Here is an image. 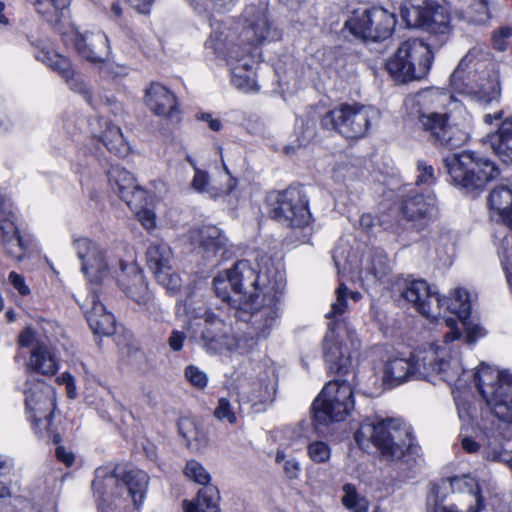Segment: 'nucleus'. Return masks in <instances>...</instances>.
<instances>
[{
    "mask_svg": "<svg viewBox=\"0 0 512 512\" xmlns=\"http://www.w3.org/2000/svg\"><path fill=\"white\" fill-rule=\"evenodd\" d=\"M215 292L235 310L234 317L248 325L250 338H266L280 315V300L285 289L282 277L263 280L247 260L214 277Z\"/></svg>",
    "mask_w": 512,
    "mask_h": 512,
    "instance_id": "obj_1",
    "label": "nucleus"
},
{
    "mask_svg": "<svg viewBox=\"0 0 512 512\" xmlns=\"http://www.w3.org/2000/svg\"><path fill=\"white\" fill-rule=\"evenodd\" d=\"M474 380L488 410L476 423L481 443L464 437L461 445L467 453H476L481 449L484 455L483 423L494 426V435L500 442L508 441L512 434V374L481 364L474 374Z\"/></svg>",
    "mask_w": 512,
    "mask_h": 512,
    "instance_id": "obj_2",
    "label": "nucleus"
},
{
    "mask_svg": "<svg viewBox=\"0 0 512 512\" xmlns=\"http://www.w3.org/2000/svg\"><path fill=\"white\" fill-rule=\"evenodd\" d=\"M455 319L446 318L445 324L450 328L444 337V346L431 345L429 349L419 351L409 358H391L384 367L385 382L396 386L410 379H422L437 375L449 384H456L463 372L460 360L447 345L460 337L455 328Z\"/></svg>",
    "mask_w": 512,
    "mask_h": 512,
    "instance_id": "obj_3",
    "label": "nucleus"
},
{
    "mask_svg": "<svg viewBox=\"0 0 512 512\" xmlns=\"http://www.w3.org/2000/svg\"><path fill=\"white\" fill-rule=\"evenodd\" d=\"M148 475L141 470H130L122 479L115 470L100 467L95 471L92 489L98 498L100 512H137L142 504Z\"/></svg>",
    "mask_w": 512,
    "mask_h": 512,
    "instance_id": "obj_4",
    "label": "nucleus"
},
{
    "mask_svg": "<svg viewBox=\"0 0 512 512\" xmlns=\"http://www.w3.org/2000/svg\"><path fill=\"white\" fill-rule=\"evenodd\" d=\"M355 440L362 448L372 443L382 461L402 472L410 465L412 434L409 427L399 420H365L355 432Z\"/></svg>",
    "mask_w": 512,
    "mask_h": 512,
    "instance_id": "obj_5",
    "label": "nucleus"
},
{
    "mask_svg": "<svg viewBox=\"0 0 512 512\" xmlns=\"http://www.w3.org/2000/svg\"><path fill=\"white\" fill-rule=\"evenodd\" d=\"M401 295L426 318L437 319L446 306V310L455 314L462 324L467 326L471 305L465 289L457 288L450 299L440 298L425 281L412 280L406 283Z\"/></svg>",
    "mask_w": 512,
    "mask_h": 512,
    "instance_id": "obj_6",
    "label": "nucleus"
},
{
    "mask_svg": "<svg viewBox=\"0 0 512 512\" xmlns=\"http://www.w3.org/2000/svg\"><path fill=\"white\" fill-rule=\"evenodd\" d=\"M433 60L429 44L421 39H408L400 44L386 63L389 74L402 83L423 79Z\"/></svg>",
    "mask_w": 512,
    "mask_h": 512,
    "instance_id": "obj_7",
    "label": "nucleus"
},
{
    "mask_svg": "<svg viewBox=\"0 0 512 512\" xmlns=\"http://www.w3.org/2000/svg\"><path fill=\"white\" fill-rule=\"evenodd\" d=\"M444 164L452 181L464 188H482L499 175L492 161L472 151L449 155L444 159Z\"/></svg>",
    "mask_w": 512,
    "mask_h": 512,
    "instance_id": "obj_8",
    "label": "nucleus"
},
{
    "mask_svg": "<svg viewBox=\"0 0 512 512\" xmlns=\"http://www.w3.org/2000/svg\"><path fill=\"white\" fill-rule=\"evenodd\" d=\"M379 111L359 103L341 104L327 112L320 120L324 129L334 130L348 139L363 137Z\"/></svg>",
    "mask_w": 512,
    "mask_h": 512,
    "instance_id": "obj_9",
    "label": "nucleus"
},
{
    "mask_svg": "<svg viewBox=\"0 0 512 512\" xmlns=\"http://www.w3.org/2000/svg\"><path fill=\"white\" fill-rule=\"evenodd\" d=\"M354 407L353 391L346 381L327 383L312 404L317 424L328 425L343 421Z\"/></svg>",
    "mask_w": 512,
    "mask_h": 512,
    "instance_id": "obj_10",
    "label": "nucleus"
},
{
    "mask_svg": "<svg viewBox=\"0 0 512 512\" xmlns=\"http://www.w3.org/2000/svg\"><path fill=\"white\" fill-rule=\"evenodd\" d=\"M271 215L293 229L307 228L312 220L309 199L301 187L290 186L269 196Z\"/></svg>",
    "mask_w": 512,
    "mask_h": 512,
    "instance_id": "obj_11",
    "label": "nucleus"
},
{
    "mask_svg": "<svg viewBox=\"0 0 512 512\" xmlns=\"http://www.w3.org/2000/svg\"><path fill=\"white\" fill-rule=\"evenodd\" d=\"M25 407L28 420L35 433L41 437L53 432V415L56 408L53 387L42 380H29L25 389Z\"/></svg>",
    "mask_w": 512,
    "mask_h": 512,
    "instance_id": "obj_12",
    "label": "nucleus"
},
{
    "mask_svg": "<svg viewBox=\"0 0 512 512\" xmlns=\"http://www.w3.org/2000/svg\"><path fill=\"white\" fill-rule=\"evenodd\" d=\"M480 54V48H472L469 50L451 74L450 81L455 91L471 97L486 108L500 102L501 87L498 76H489L488 78L483 79L479 84L471 83L469 75L466 78L463 76L464 66H467L468 62H471Z\"/></svg>",
    "mask_w": 512,
    "mask_h": 512,
    "instance_id": "obj_13",
    "label": "nucleus"
},
{
    "mask_svg": "<svg viewBox=\"0 0 512 512\" xmlns=\"http://www.w3.org/2000/svg\"><path fill=\"white\" fill-rule=\"evenodd\" d=\"M400 15L407 27L421 28L430 34L445 35L449 32V15L434 0H405Z\"/></svg>",
    "mask_w": 512,
    "mask_h": 512,
    "instance_id": "obj_14",
    "label": "nucleus"
},
{
    "mask_svg": "<svg viewBox=\"0 0 512 512\" xmlns=\"http://www.w3.org/2000/svg\"><path fill=\"white\" fill-rule=\"evenodd\" d=\"M329 324V332L323 340L324 357L329 369L338 374L348 373L352 364V354L360 346L356 334L344 324Z\"/></svg>",
    "mask_w": 512,
    "mask_h": 512,
    "instance_id": "obj_15",
    "label": "nucleus"
},
{
    "mask_svg": "<svg viewBox=\"0 0 512 512\" xmlns=\"http://www.w3.org/2000/svg\"><path fill=\"white\" fill-rule=\"evenodd\" d=\"M199 326V344L209 354L234 352L242 346L243 339L234 332L232 324L213 312H205Z\"/></svg>",
    "mask_w": 512,
    "mask_h": 512,
    "instance_id": "obj_16",
    "label": "nucleus"
},
{
    "mask_svg": "<svg viewBox=\"0 0 512 512\" xmlns=\"http://www.w3.org/2000/svg\"><path fill=\"white\" fill-rule=\"evenodd\" d=\"M395 24L393 13L381 7H374L363 12H354L345 25L356 37L380 41L391 35Z\"/></svg>",
    "mask_w": 512,
    "mask_h": 512,
    "instance_id": "obj_17",
    "label": "nucleus"
},
{
    "mask_svg": "<svg viewBox=\"0 0 512 512\" xmlns=\"http://www.w3.org/2000/svg\"><path fill=\"white\" fill-rule=\"evenodd\" d=\"M418 123L424 131L429 133V140L437 148L453 150L467 140L464 131L449 123L447 114L420 113Z\"/></svg>",
    "mask_w": 512,
    "mask_h": 512,
    "instance_id": "obj_18",
    "label": "nucleus"
},
{
    "mask_svg": "<svg viewBox=\"0 0 512 512\" xmlns=\"http://www.w3.org/2000/svg\"><path fill=\"white\" fill-rule=\"evenodd\" d=\"M72 245L87 280L94 284L102 283L109 275V264L104 249L86 237L74 238Z\"/></svg>",
    "mask_w": 512,
    "mask_h": 512,
    "instance_id": "obj_19",
    "label": "nucleus"
},
{
    "mask_svg": "<svg viewBox=\"0 0 512 512\" xmlns=\"http://www.w3.org/2000/svg\"><path fill=\"white\" fill-rule=\"evenodd\" d=\"M19 345L30 348L28 367L43 375H53L58 370L57 359L51 349V343L47 336L31 328H26L19 335Z\"/></svg>",
    "mask_w": 512,
    "mask_h": 512,
    "instance_id": "obj_20",
    "label": "nucleus"
},
{
    "mask_svg": "<svg viewBox=\"0 0 512 512\" xmlns=\"http://www.w3.org/2000/svg\"><path fill=\"white\" fill-rule=\"evenodd\" d=\"M146 261L157 282L167 291L173 293L181 287V278L173 270V254L167 243H151L146 251Z\"/></svg>",
    "mask_w": 512,
    "mask_h": 512,
    "instance_id": "obj_21",
    "label": "nucleus"
},
{
    "mask_svg": "<svg viewBox=\"0 0 512 512\" xmlns=\"http://www.w3.org/2000/svg\"><path fill=\"white\" fill-rule=\"evenodd\" d=\"M108 180L115 193L129 206L141 207L146 203L147 192L136 184L133 175L119 165L109 169Z\"/></svg>",
    "mask_w": 512,
    "mask_h": 512,
    "instance_id": "obj_22",
    "label": "nucleus"
},
{
    "mask_svg": "<svg viewBox=\"0 0 512 512\" xmlns=\"http://www.w3.org/2000/svg\"><path fill=\"white\" fill-rule=\"evenodd\" d=\"M72 42L78 55L91 63H103L110 55L107 35L102 31L73 32Z\"/></svg>",
    "mask_w": 512,
    "mask_h": 512,
    "instance_id": "obj_23",
    "label": "nucleus"
},
{
    "mask_svg": "<svg viewBox=\"0 0 512 512\" xmlns=\"http://www.w3.org/2000/svg\"><path fill=\"white\" fill-rule=\"evenodd\" d=\"M36 58L38 61L46 64L52 70L59 73L66 80L72 91L82 94L89 104H93L89 88L80 77H75L74 70L68 58L56 53L55 51L49 50L39 51Z\"/></svg>",
    "mask_w": 512,
    "mask_h": 512,
    "instance_id": "obj_24",
    "label": "nucleus"
},
{
    "mask_svg": "<svg viewBox=\"0 0 512 512\" xmlns=\"http://www.w3.org/2000/svg\"><path fill=\"white\" fill-rule=\"evenodd\" d=\"M145 104L159 117L179 120L180 110L176 96L160 83H151L146 89Z\"/></svg>",
    "mask_w": 512,
    "mask_h": 512,
    "instance_id": "obj_25",
    "label": "nucleus"
},
{
    "mask_svg": "<svg viewBox=\"0 0 512 512\" xmlns=\"http://www.w3.org/2000/svg\"><path fill=\"white\" fill-rule=\"evenodd\" d=\"M440 487H430L426 496V512H481L485 505L484 499L470 495L469 501L455 499L446 503V493Z\"/></svg>",
    "mask_w": 512,
    "mask_h": 512,
    "instance_id": "obj_26",
    "label": "nucleus"
},
{
    "mask_svg": "<svg viewBox=\"0 0 512 512\" xmlns=\"http://www.w3.org/2000/svg\"><path fill=\"white\" fill-rule=\"evenodd\" d=\"M118 277L121 290L137 304H147L150 293L142 271L134 264L121 263Z\"/></svg>",
    "mask_w": 512,
    "mask_h": 512,
    "instance_id": "obj_27",
    "label": "nucleus"
},
{
    "mask_svg": "<svg viewBox=\"0 0 512 512\" xmlns=\"http://www.w3.org/2000/svg\"><path fill=\"white\" fill-rule=\"evenodd\" d=\"M275 393V381L266 375L243 384L239 394L256 411H262L274 401Z\"/></svg>",
    "mask_w": 512,
    "mask_h": 512,
    "instance_id": "obj_28",
    "label": "nucleus"
},
{
    "mask_svg": "<svg viewBox=\"0 0 512 512\" xmlns=\"http://www.w3.org/2000/svg\"><path fill=\"white\" fill-rule=\"evenodd\" d=\"M81 308L84 311L91 330L98 335L110 336L115 331L114 316L107 312L95 294L88 296Z\"/></svg>",
    "mask_w": 512,
    "mask_h": 512,
    "instance_id": "obj_29",
    "label": "nucleus"
},
{
    "mask_svg": "<svg viewBox=\"0 0 512 512\" xmlns=\"http://www.w3.org/2000/svg\"><path fill=\"white\" fill-rule=\"evenodd\" d=\"M247 23V39L253 44L272 41L279 38V32L271 26L264 9L249 6L244 13Z\"/></svg>",
    "mask_w": 512,
    "mask_h": 512,
    "instance_id": "obj_30",
    "label": "nucleus"
},
{
    "mask_svg": "<svg viewBox=\"0 0 512 512\" xmlns=\"http://www.w3.org/2000/svg\"><path fill=\"white\" fill-rule=\"evenodd\" d=\"M492 218L512 227V189L505 185L495 187L488 197Z\"/></svg>",
    "mask_w": 512,
    "mask_h": 512,
    "instance_id": "obj_31",
    "label": "nucleus"
},
{
    "mask_svg": "<svg viewBox=\"0 0 512 512\" xmlns=\"http://www.w3.org/2000/svg\"><path fill=\"white\" fill-rule=\"evenodd\" d=\"M192 243L198 244L208 253L216 254L223 250V255L227 252L228 240L222 231L215 226H201L192 229L189 233Z\"/></svg>",
    "mask_w": 512,
    "mask_h": 512,
    "instance_id": "obj_32",
    "label": "nucleus"
},
{
    "mask_svg": "<svg viewBox=\"0 0 512 512\" xmlns=\"http://www.w3.org/2000/svg\"><path fill=\"white\" fill-rule=\"evenodd\" d=\"M430 487H440L439 489L443 491V493H446V495L450 490L454 494H462V496L455 498L461 501H469L470 495L483 499L479 483L476 481V479L468 475L454 476L442 479L437 483H432Z\"/></svg>",
    "mask_w": 512,
    "mask_h": 512,
    "instance_id": "obj_33",
    "label": "nucleus"
},
{
    "mask_svg": "<svg viewBox=\"0 0 512 512\" xmlns=\"http://www.w3.org/2000/svg\"><path fill=\"white\" fill-rule=\"evenodd\" d=\"M436 211V199L433 195L411 194L401 205L402 215L410 221L417 219H430Z\"/></svg>",
    "mask_w": 512,
    "mask_h": 512,
    "instance_id": "obj_34",
    "label": "nucleus"
},
{
    "mask_svg": "<svg viewBox=\"0 0 512 512\" xmlns=\"http://www.w3.org/2000/svg\"><path fill=\"white\" fill-rule=\"evenodd\" d=\"M484 456L487 460L506 463L512 469V452L507 447V441L500 442L494 435V426L483 423Z\"/></svg>",
    "mask_w": 512,
    "mask_h": 512,
    "instance_id": "obj_35",
    "label": "nucleus"
},
{
    "mask_svg": "<svg viewBox=\"0 0 512 512\" xmlns=\"http://www.w3.org/2000/svg\"><path fill=\"white\" fill-rule=\"evenodd\" d=\"M494 153L506 164H512V117L505 118L498 130L489 136Z\"/></svg>",
    "mask_w": 512,
    "mask_h": 512,
    "instance_id": "obj_36",
    "label": "nucleus"
},
{
    "mask_svg": "<svg viewBox=\"0 0 512 512\" xmlns=\"http://www.w3.org/2000/svg\"><path fill=\"white\" fill-rule=\"evenodd\" d=\"M219 492L214 486L200 489L195 501H183L185 512H220Z\"/></svg>",
    "mask_w": 512,
    "mask_h": 512,
    "instance_id": "obj_37",
    "label": "nucleus"
},
{
    "mask_svg": "<svg viewBox=\"0 0 512 512\" xmlns=\"http://www.w3.org/2000/svg\"><path fill=\"white\" fill-rule=\"evenodd\" d=\"M390 272V265L387 255L381 250H373L366 257L360 273L367 281L381 280Z\"/></svg>",
    "mask_w": 512,
    "mask_h": 512,
    "instance_id": "obj_38",
    "label": "nucleus"
},
{
    "mask_svg": "<svg viewBox=\"0 0 512 512\" xmlns=\"http://www.w3.org/2000/svg\"><path fill=\"white\" fill-rule=\"evenodd\" d=\"M36 12L48 23L56 25L60 22L63 11L68 8L71 0H30Z\"/></svg>",
    "mask_w": 512,
    "mask_h": 512,
    "instance_id": "obj_39",
    "label": "nucleus"
},
{
    "mask_svg": "<svg viewBox=\"0 0 512 512\" xmlns=\"http://www.w3.org/2000/svg\"><path fill=\"white\" fill-rule=\"evenodd\" d=\"M100 140L116 156L125 157L129 154L130 147L125 141L121 129L115 125H107L105 131L100 136Z\"/></svg>",
    "mask_w": 512,
    "mask_h": 512,
    "instance_id": "obj_40",
    "label": "nucleus"
},
{
    "mask_svg": "<svg viewBox=\"0 0 512 512\" xmlns=\"http://www.w3.org/2000/svg\"><path fill=\"white\" fill-rule=\"evenodd\" d=\"M361 297L362 295L360 292H350L348 288L341 283L336 289V300L331 304V309L326 314V318L337 319L338 317H341L347 311V299L350 298L354 302H357Z\"/></svg>",
    "mask_w": 512,
    "mask_h": 512,
    "instance_id": "obj_41",
    "label": "nucleus"
},
{
    "mask_svg": "<svg viewBox=\"0 0 512 512\" xmlns=\"http://www.w3.org/2000/svg\"><path fill=\"white\" fill-rule=\"evenodd\" d=\"M236 181L233 178H229L228 186L225 190L216 189L209 184L208 175L206 172L195 168V175L192 181V186L195 190L207 193L212 198L220 197L224 194H228L232 191Z\"/></svg>",
    "mask_w": 512,
    "mask_h": 512,
    "instance_id": "obj_42",
    "label": "nucleus"
},
{
    "mask_svg": "<svg viewBox=\"0 0 512 512\" xmlns=\"http://www.w3.org/2000/svg\"><path fill=\"white\" fill-rule=\"evenodd\" d=\"M178 430L180 435L186 440L188 447L198 450L207 445L206 436L197 430L192 420L187 418L181 419L178 422Z\"/></svg>",
    "mask_w": 512,
    "mask_h": 512,
    "instance_id": "obj_43",
    "label": "nucleus"
},
{
    "mask_svg": "<svg viewBox=\"0 0 512 512\" xmlns=\"http://www.w3.org/2000/svg\"><path fill=\"white\" fill-rule=\"evenodd\" d=\"M342 503L350 512H366L368 501L365 497L359 495L352 484L343 486Z\"/></svg>",
    "mask_w": 512,
    "mask_h": 512,
    "instance_id": "obj_44",
    "label": "nucleus"
},
{
    "mask_svg": "<svg viewBox=\"0 0 512 512\" xmlns=\"http://www.w3.org/2000/svg\"><path fill=\"white\" fill-rule=\"evenodd\" d=\"M1 244L8 257L17 261L24 259L27 251V243L22 239L20 233L14 237L2 240Z\"/></svg>",
    "mask_w": 512,
    "mask_h": 512,
    "instance_id": "obj_45",
    "label": "nucleus"
},
{
    "mask_svg": "<svg viewBox=\"0 0 512 512\" xmlns=\"http://www.w3.org/2000/svg\"><path fill=\"white\" fill-rule=\"evenodd\" d=\"M231 82L235 88L245 93L257 90L253 73L241 72V67H231Z\"/></svg>",
    "mask_w": 512,
    "mask_h": 512,
    "instance_id": "obj_46",
    "label": "nucleus"
},
{
    "mask_svg": "<svg viewBox=\"0 0 512 512\" xmlns=\"http://www.w3.org/2000/svg\"><path fill=\"white\" fill-rule=\"evenodd\" d=\"M184 473L187 478L205 487L209 484L211 479L208 471L196 460H189L186 463Z\"/></svg>",
    "mask_w": 512,
    "mask_h": 512,
    "instance_id": "obj_47",
    "label": "nucleus"
},
{
    "mask_svg": "<svg viewBox=\"0 0 512 512\" xmlns=\"http://www.w3.org/2000/svg\"><path fill=\"white\" fill-rule=\"evenodd\" d=\"M510 235L505 236L501 241V257H502V265L506 272V278L508 284L512 287V272L509 269V265L512 263V227Z\"/></svg>",
    "mask_w": 512,
    "mask_h": 512,
    "instance_id": "obj_48",
    "label": "nucleus"
},
{
    "mask_svg": "<svg viewBox=\"0 0 512 512\" xmlns=\"http://www.w3.org/2000/svg\"><path fill=\"white\" fill-rule=\"evenodd\" d=\"M214 416L220 421H227L229 424L237 422L236 414L227 398H220L214 410Z\"/></svg>",
    "mask_w": 512,
    "mask_h": 512,
    "instance_id": "obj_49",
    "label": "nucleus"
},
{
    "mask_svg": "<svg viewBox=\"0 0 512 512\" xmlns=\"http://www.w3.org/2000/svg\"><path fill=\"white\" fill-rule=\"evenodd\" d=\"M308 454L312 461L316 463H325L330 458V448L322 441H315L309 444Z\"/></svg>",
    "mask_w": 512,
    "mask_h": 512,
    "instance_id": "obj_50",
    "label": "nucleus"
},
{
    "mask_svg": "<svg viewBox=\"0 0 512 512\" xmlns=\"http://www.w3.org/2000/svg\"><path fill=\"white\" fill-rule=\"evenodd\" d=\"M197 8L205 11H228L234 6L235 0H195Z\"/></svg>",
    "mask_w": 512,
    "mask_h": 512,
    "instance_id": "obj_51",
    "label": "nucleus"
},
{
    "mask_svg": "<svg viewBox=\"0 0 512 512\" xmlns=\"http://www.w3.org/2000/svg\"><path fill=\"white\" fill-rule=\"evenodd\" d=\"M185 376L187 380L196 388L203 389L207 385V375L194 365L186 367Z\"/></svg>",
    "mask_w": 512,
    "mask_h": 512,
    "instance_id": "obj_52",
    "label": "nucleus"
},
{
    "mask_svg": "<svg viewBox=\"0 0 512 512\" xmlns=\"http://www.w3.org/2000/svg\"><path fill=\"white\" fill-rule=\"evenodd\" d=\"M512 38V29L509 27H502L495 31L493 34V47L494 49L503 52L505 51Z\"/></svg>",
    "mask_w": 512,
    "mask_h": 512,
    "instance_id": "obj_53",
    "label": "nucleus"
},
{
    "mask_svg": "<svg viewBox=\"0 0 512 512\" xmlns=\"http://www.w3.org/2000/svg\"><path fill=\"white\" fill-rule=\"evenodd\" d=\"M357 176V170L348 163H340L333 169V178L338 182H346Z\"/></svg>",
    "mask_w": 512,
    "mask_h": 512,
    "instance_id": "obj_54",
    "label": "nucleus"
},
{
    "mask_svg": "<svg viewBox=\"0 0 512 512\" xmlns=\"http://www.w3.org/2000/svg\"><path fill=\"white\" fill-rule=\"evenodd\" d=\"M144 204L141 207L135 208L136 217L141 225L148 231L155 228V214L153 211L149 209L143 208ZM134 209V207H130Z\"/></svg>",
    "mask_w": 512,
    "mask_h": 512,
    "instance_id": "obj_55",
    "label": "nucleus"
},
{
    "mask_svg": "<svg viewBox=\"0 0 512 512\" xmlns=\"http://www.w3.org/2000/svg\"><path fill=\"white\" fill-rule=\"evenodd\" d=\"M19 230L16 227L14 221L10 218H3L0 220V238L1 241L14 237L19 234Z\"/></svg>",
    "mask_w": 512,
    "mask_h": 512,
    "instance_id": "obj_56",
    "label": "nucleus"
},
{
    "mask_svg": "<svg viewBox=\"0 0 512 512\" xmlns=\"http://www.w3.org/2000/svg\"><path fill=\"white\" fill-rule=\"evenodd\" d=\"M456 407L459 418L463 422H472L474 420L471 404L466 400L456 399Z\"/></svg>",
    "mask_w": 512,
    "mask_h": 512,
    "instance_id": "obj_57",
    "label": "nucleus"
},
{
    "mask_svg": "<svg viewBox=\"0 0 512 512\" xmlns=\"http://www.w3.org/2000/svg\"><path fill=\"white\" fill-rule=\"evenodd\" d=\"M186 335L183 331L173 330L168 338V345L173 351H180L183 348Z\"/></svg>",
    "mask_w": 512,
    "mask_h": 512,
    "instance_id": "obj_58",
    "label": "nucleus"
},
{
    "mask_svg": "<svg viewBox=\"0 0 512 512\" xmlns=\"http://www.w3.org/2000/svg\"><path fill=\"white\" fill-rule=\"evenodd\" d=\"M9 281L13 285V287L21 294V295H28L30 293V289L25 284V280L23 276L20 274L12 271L9 274Z\"/></svg>",
    "mask_w": 512,
    "mask_h": 512,
    "instance_id": "obj_59",
    "label": "nucleus"
},
{
    "mask_svg": "<svg viewBox=\"0 0 512 512\" xmlns=\"http://www.w3.org/2000/svg\"><path fill=\"white\" fill-rule=\"evenodd\" d=\"M418 170L420 174L417 177V184H427L433 179L434 169L432 166L427 165L423 162L418 163Z\"/></svg>",
    "mask_w": 512,
    "mask_h": 512,
    "instance_id": "obj_60",
    "label": "nucleus"
},
{
    "mask_svg": "<svg viewBox=\"0 0 512 512\" xmlns=\"http://www.w3.org/2000/svg\"><path fill=\"white\" fill-rule=\"evenodd\" d=\"M146 309L151 317L156 321L163 320L164 311L159 304L154 301H151V298L148 300L147 304H144Z\"/></svg>",
    "mask_w": 512,
    "mask_h": 512,
    "instance_id": "obj_61",
    "label": "nucleus"
},
{
    "mask_svg": "<svg viewBox=\"0 0 512 512\" xmlns=\"http://www.w3.org/2000/svg\"><path fill=\"white\" fill-rule=\"evenodd\" d=\"M197 119L206 122L208 127L213 131H219L222 128V123L218 118H213L210 113H200Z\"/></svg>",
    "mask_w": 512,
    "mask_h": 512,
    "instance_id": "obj_62",
    "label": "nucleus"
},
{
    "mask_svg": "<svg viewBox=\"0 0 512 512\" xmlns=\"http://www.w3.org/2000/svg\"><path fill=\"white\" fill-rule=\"evenodd\" d=\"M56 457L68 467L73 464L75 459L74 455L71 452L66 451L62 446H58L56 448Z\"/></svg>",
    "mask_w": 512,
    "mask_h": 512,
    "instance_id": "obj_63",
    "label": "nucleus"
},
{
    "mask_svg": "<svg viewBox=\"0 0 512 512\" xmlns=\"http://www.w3.org/2000/svg\"><path fill=\"white\" fill-rule=\"evenodd\" d=\"M139 13L145 14L153 0H127Z\"/></svg>",
    "mask_w": 512,
    "mask_h": 512,
    "instance_id": "obj_64",
    "label": "nucleus"
}]
</instances>
